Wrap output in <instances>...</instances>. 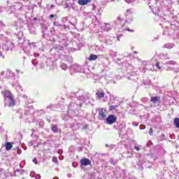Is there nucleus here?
<instances>
[{
    "label": "nucleus",
    "instance_id": "obj_29",
    "mask_svg": "<svg viewBox=\"0 0 179 179\" xmlns=\"http://www.w3.org/2000/svg\"><path fill=\"white\" fill-rule=\"evenodd\" d=\"M127 30H128V31H131L132 33H133V31H134L133 29L131 30V29H128Z\"/></svg>",
    "mask_w": 179,
    "mask_h": 179
},
{
    "label": "nucleus",
    "instance_id": "obj_28",
    "mask_svg": "<svg viewBox=\"0 0 179 179\" xmlns=\"http://www.w3.org/2000/svg\"><path fill=\"white\" fill-rule=\"evenodd\" d=\"M164 59H169V56H165V57H164Z\"/></svg>",
    "mask_w": 179,
    "mask_h": 179
},
{
    "label": "nucleus",
    "instance_id": "obj_14",
    "mask_svg": "<svg viewBox=\"0 0 179 179\" xmlns=\"http://www.w3.org/2000/svg\"><path fill=\"white\" fill-rule=\"evenodd\" d=\"M52 131H53V132H58V127L57 125H52Z\"/></svg>",
    "mask_w": 179,
    "mask_h": 179
},
{
    "label": "nucleus",
    "instance_id": "obj_32",
    "mask_svg": "<svg viewBox=\"0 0 179 179\" xmlns=\"http://www.w3.org/2000/svg\"><path fill=\"white\" fill-rule=\"evenodd\" d=\"M1 172H2V173H4V172H5V170L1 169Z\"/></svg>",
    "mask_w": 179,
    "mask_h": 179
},
{
    "label": "nucleus",
    "instance_id": "obj_16",
    "mask_svg": "<svg viewBox=\"0 0 179 179\" xmlns=\"http://www.w3.org/2000/svg\"><path fill=\"white\" fill-rule=\"evenodd\" d=\"M166 64H168L169 65H175L176 62L174 61H169L166 62Z\"/></svg>",
    "mask_w": 179,
    "mask_h": 179
},
{
    "label": "nucleus",
    "instance_id": "obj_10",
    "mask_svg": "<svg viewBox=\"0 0 179 179\" xmlns=\"http://www.w3.org/2000/svg\"><path fill=\"white\" fill-rule=\"evenodd\" d=\"M88 59H89V61H96V59H97V55H91Z\"/></svg>",
    "mask_w": 179,
    "mask_h": 179
},
{
    "label": "nucleus",
    "instance_id": "obj_20",
    "mask_svg": "<svg viewBox=\"0 0 179 179\" xmlns=\"http://www.w3.org/2000/svg\"><path fill=\"white\" fill-rule=\"evenodd\" d=\"M149 135H150L151 136H152V135H153V129H152V128L150 129Z\"/></svg>",
    "mask_w": 179,
    "mask_h": 179
},
{
    "label": "nucleus",
    "instance_id": "obj_25",
    "mask_svg": "<svg viewBox=\"0 0 179 179\" xmlns=\"http://www.w3.org/2000/svg\"><path fill=\"white\" fill-rule=\"evenodd\" d=\"M0 58H3V55H2V52H0Z\"/></svg>",
    "mask_w": 179,
    "mask_h": 179
},
{
    "label": "nucleus",
    "instance_id": "obj_38",
    "mask_svg": "<svg viewBox=\"0 0 179 179\" xmlns=\"http://www.w3.org/2000/svg\"><path fill=\"white\" fill-rule=\"evenodd\" d=\"M0 49H1V46H0Z\"/></svg>",
    "mask_w": 179,
    "mask_h": 179
},
{
    "label": "nucleus",
    "instance_id": "obj_35",
    "mask_svg": "<svg viewBox=\"0 0 179 179\" xmlns=\"http://www.w3.org/2000/svg\"><path fill=\"white\" fill-rule=\"evenodd\" d=\"M141 129H145V127L143 128V127H142V128H141Z\"/></svg>",
    "mask_w": 179,
    "mask_h": 179
},
{
    "label": "nucleus",
    "instance_id": "obj_30",
    "mask_svg": "<svg viewBox=\"0 0 179 179\" xmlns=\"http://www.w3.org/2000/svg\"><path fill=\"white\" fill-rule=\"evenodd\" d=\"M34 21L37 20V17H34Z\"/></svg>",
    "mask_w": 179,
    "mask_h": 179
},
{
    "label": "nucleus",
    "instance_id": "obj_4",
    "mask_svg": "<svg viewBox=\"0 0 179 179\" xmlns=\"http://www.w3.org/2000/svg\"><path fill=\"white\" fill-rule=\"evenodd\" d=\"M92 2V0H78V3L79 5H81V6H84V5H87V3H90Z\"/></svg>",
    "mask_w": 179,
    "mask_h": 179
},
{
    "label": "nucleus",
    "instance_id": "obj_9",
    "mask_svg": "<svg viewBox=\"0 0 179 179\" xmlns=\"http://www.w3.org/2000/svg\"><path fill=\"white\" fill-rule=\"evenodd\" d=\"M104 92H96V96L99 97V99H103V97H104Z\"/></svg>",
    "mask_w": 179,
    "mask_h": 179
},
{
    "label": "nucleus",
    "instance_id": "obj_24",
    "mask_svg": "<svg viewBox=\"0 0 179 179\" xmlns=\"http://www.w3.org/2000/svg\"><path fill=\"white\" fill-rule=\"evenodd\" d=\"M50 19H52V17H55L54 14H51V15H50Z\"/></svg>",
    "mask_w": 179,
    "mask_h": 179
},
{
    "label": "nucleus",
    "instance_id": "obj_7",
    "mask_svg": "<svg viewBox=\"0 0 179 179\" xmlns=\"http://www.w3.org/2000/svg\"><path fill=\"white\" fill-rule=\"evenodd\" d=\"M150 101L154 103H158V101H160V98L159 96L151 97Z\"/></svg>",
    "mask_w": 179,
    "mask_h": 179
},
{
    "label": "nucleus",
    "instance_id": "obj_3",
    "mask_svg": "<svg viewBox=\"0 0 179 179\" xmlns=\"http://www.w3.org/2000/svg\"><path fill=\"white\" fill-rule=\"evenodd\" d=\"M99 119L104 120L106 117H107V110L106 109H101L99 113Z\"/></svg>",
    "mask_w": 179,
    "mask_h": 179
},
{
    "label": "nucleus",
    "instance_id": "obj_23",
    "mask_svg": "<svg viewBox=\"0 0 179 179\" xmlns=\"http://www.w3.org/2000/svg\"><path fill=\"white\" fill-rule=\"evenodd\" d=\"M20 89H22V87L20 85L17 87V92H19V90H20Z\"/></svg>",
    "mask_w": 179,
    "mask_h": 179
},
{
    "label": "nucleus",
    "instance_id": "obj_27",
    "mask_svg": "<svg viewBox=\"0 0 179 179\" xmlns=\"http://www.w3.org/2000/svg\"><path fill=\"white\" fill-rule=\"evenodd\" d=\"M4 73H5V71H1V74H0L1 76H3V74H4Z\"/></svg>",
    "mask_w": 179,
    "mask_h": 179
},
{
    "label": "nucleus",
    "instance_id": "obj_19",
    "mask_svg": "<svg viewBox=\"0 0 179 179\" xmlns=\"http://www.w3.org/2000/svg\"><path fill=\"white\" fill-rule=\"evenodd\" d=\"M52 162H53V163H58V159H57V157H53Z\"/></svg>",
    "mask_w": 179,
    "mask_h": 179
},
{
    "label": "nucleus",
    "instance_id": "obj_31",
    "mask_svg": "<svg viewBox=\"0 0 179 179\" xmlns=\"http://www.w3.org/2000/svg\"><path fill=\"white\" fill-rule=\"evenodd\" d=\"M17 73H19V72H20V70H16Z\"/></svg>",
    "mask_w": 179,
    "mask_h": 179
},
{
    "label": "nucleus",
    "instance_id": "obj_1",
    "mask_svg": "<svg viewBox=\"0 0 179 179\" xmlns=\"http://www.w3.org/2000/svg\"><path fill=\"white\" fill-rule=\"evenodd\" d=\"M4 99L5 104H6V101L9 102V107H13L15 106V99H13V95H12L10 91L6 90L4 92Z\"/></svg>",
    "mask_w": 179,
    "mask_h": 179
},
{
    "label": "nucleus",
    "instance_id": "obj_12",
    "mask_svg": "<svg viewBox=\"0 0 179 179\" xmlns=\"http://www.w3.org/2000/svg\"><path fill=\"white\" fill-rule=\"evenodd\" d=\"M173 122L176 128H179V118L178 117L175 118Z\"/></svg>",
    "mask_w": 179,
    "mask_h": 179
},
{
    "label": "nucleus",
    "instance_id": "obj_17",
    "mask_svg": "<svg viewBox=\"0 0 179 179\" xmlns=\"http://www.w3.org/2000/svg\"><path fill=\"white\" fill-rule=\"evenodd\" d=\"M66 59H67L69 62H72V57L66 56Z\"/></svg>",
    "mask_w": 179,
    "mask_h": 179
},
{
    "label": "nucleus",
    "instance_id": "obj_11",
    "mask_svg": "<svg viewBox=\"0 0 179 179\" xmlns=\"http://www.w3.org/2000/svg\"><path fill=\"white\" fill-rule=\"evenodd\" d=\"M12 148H13V146L12 145V143H10L9 142L6 143V150H10Z\"/></svg>",
    "mask_w": 179,
    "mask_h": 179
},
{
    "label": "nucleus",
    "instance_id": "obj_5",
    "mask_svg": "<svg viewBox=\"0 0 179 179\" xmlns=\"http://www.w3.org/2000/svg\"><path fill=\"white\" fill-rule=\"evenodd\" d=\"M81 166H90V160L83 159L80 160Z\"/></svg>",
    "mask_w": 179,
    "mask_h": 179
},
{
    "label": "nucleus",
    "instance_id": "obj_18",
    "mask_svg": "<svg viewBox=\"0 0 179 179\" xmlns=\"http://www.w3.org/2000/svg\"><path fill=\"white\" fill-rule=\"evenodd\" d=\"M159 65H160V63L159 62H157L155 64V66H157L159 69H162V67Z\"/></svg>",
    "mask_w": 179,
    "mask_h": 179
},
{
    "label": "nucleus",
    "instance_id": "obj_26",
    "mask_svg": "<svg viewBox=\"0 0 179 179\" xmlns=\"http://www.w3.org/2000/svg\"><path fill=\"white\" fill-rule=\"evenodd\" d=\"M134 149H136V150H139L140 149H139V147H138V146H135L134 147Z\"/></svg>",
    "mask_w": 179,
    "mask_h": 179
},
{
    "label": "nucleus",
    "instance_id": "obj_2",
    "mask_svg": "<svg viewBox=\"0 0 179 179\" xmlns=\"http://www.w3.org/2000/svg\"><path fill=\"white\" fill-rule=\"evenodd\" d=\"M117 121V117L110 115L106 118V122L109 124L111 125L112 124H114Z\"/></svg>",
    "mask_w": 179,
    "mask_h": 179
},
{
    "label": "nucleus",
    "instance_id": "obj_21",
    "mask_svg": "<svg viewBox=\"0 0 179 179\" xmlns=\"http://www.w3.org/2000/svg\"><path fill=\"white\" fill-rule=\"evenodd\" d=\"M32 162L35 164H38V162H37V159L34 158Z\"/></svg>",
    "mask_w": 179,
    "mask_h": 179
},
{
    "label": "nucleus",
    "instance_id": "obj_33",
    "mask_svg": "<svg viewBox=\"0 0 179 179\" xmlns=\"http://www.w3.org/2000/svg\"><path fill=\"white\" fill-rule=\"evenodd\" d=\"M168 48H173V47H171V46H169V47H168Z\"/></svg>",
    "mask_w": 179,
    "mask_h": 179
},
{
    "label": "nucleus",
    "instance_id": "obj_22",
    "mask_svg": "<svg viewBox=\"0 0 179 179\" xmlns=\"http://www.w3.org/2000/svg\"><path fill=\"white\" fill-rule=\"evenodd\" d=\"M35 178H36V179H40V178H41V176H40V175H38V174L35 175Z\"/></svg>",
    "mask_w": 179,
    "mask_h": 179
},
{
    "label": "nucleus",
    "instance_id": "obj_8",
    "mask_svg": "<svg viewBox=\"0 0 179 179\" xmlns=\"http://www.w3.org/2000/svg\"><path fill=\"white\" fill-rule=\"evenodd\" d=\"M6 76H7V78H14L15 73L13 72L10 71V70H8L6 71Z\"/></svg>",
    "mask_w": 179,
    "mask_h": 179
},
{
    "label": "nucleus",
    "instance_id": "obj_13",
    "mask_svg": "<svg viewBox=\"0 0 179 179\" xmlns=\"http://www.w3.org/2000/svg\"><path fill=\"white\" fill-rule=\"evenodd\" d=\"M60 68H62L63 71H66V69H68V66H66V64L63 63L60 65Z\"/></svg>",
    "mask_w": 179,
    "mask_h": 179
},
{
    "label": "nucleus",
    "instance_id": "obj_15",
    "mask_svg": "<svg viewBox=\"0 0 179 179\" xmlns=\"http://www.w3.org/2000/svg\"><path fill=\"white\" fill-rule=\"evenodd\" d=\"M117 108H118V106L115 105V106H110L109 107V110H117Z\"/></svg>",
    "mask_w": 179,
    "mask_h": 179
},
{
    "label": "nucleus",
    "instance_id": "obj_36",
    "mask_svg": "<svg viewBox=\"0 0 179 179\" xmlns=\"http://www.w3.org/2000/svg\"><path fill=\"white\" fill-rule=\"evenodd\" d=\"M0 177H2V173H0Z\"/></svg>",
    "mask_w": 179,
    "mask_h": 179
},
{
    "label": "nucleus",
    "instance_id": "obj_6",
    "mask_svg": "<svg viewBox=\"0 0 179 179\" xmlns=\"http://www.w3.org/2000/svg\"><path fill=\"white\" fill-rule=\"evenodd\" d=\"M13 48V46H8V45H3L1 46V50L3 51V52H6V51H12V49Z\"/></svg>",
    "mask_w": 179,
    "mask_h": 179
},
{
    "label": "nucleus",
    "instance_id": "obj_37",
    "mask_svg": "<svg viewBox=\"0 0 179 179\" xmlns=\"http://www.w3.org/2000/svg\"><path fill=\"white\" fill-rule=\"evenodd\" d=\"M110 30H111V28H109Z\"/></svg>",
    "mask_w": 179,
    "mask_h": 179
},
{
    "label": "nucleus",
    "instance_id": "obj_34",
    "mask_svg": "<svg viewBox=\"0 0 179 179\" xmlns=\"http://www.w3.org/2000/svg\"><path fill=\"white\" fill-rule=\"evenodd\" d=\"M106 148H108V144H106Z\"/></svg>",
    "mask_w": 179,
    "mask_h": 179
}]
</instances>
